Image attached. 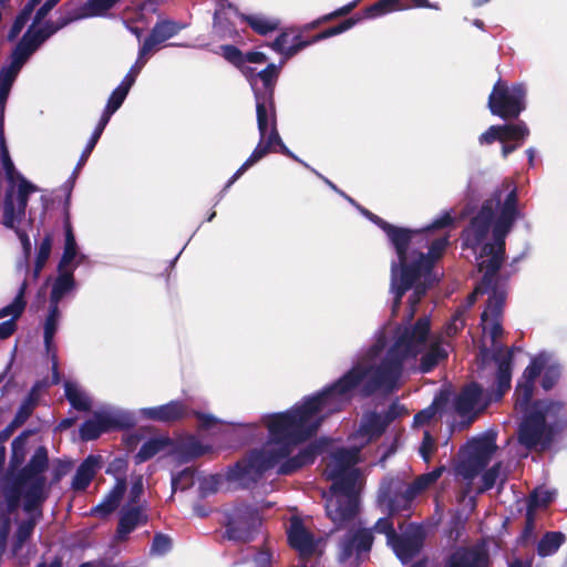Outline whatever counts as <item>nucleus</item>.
Listing matches in <instances>:
<instances>
[{
  "label": "nucleus",
  "mask_w": 567,
  "mask_h": 567,
  "mask_svg": "<svg viewBox=\"0 0 567 567\" xmlns=\"http://www.w3.org/2000/svg\"><path fill=\"white\" fill-rule=\"evenodd\" d=\"M386 429L388 425L382 414L377 412H371L369 415H367L361 425L362 432L370 437L381 436L386 431Z\"/></svg>",
  "instance_id": "4d7b16f0"
},
{
  "label": "nucleus",
  "mask_w": 567,
  "mask_h": 567,
  "mask_svg": "<svg viewBox=\"0 0 567 567\" xmlns=\"http://www.w3.org/2000/svg\"><path fill=\"white\" fill-rule=\"evenodd\" d=\"M386 536L388 544L403 564L413 558L423 546L422 534H386Z\"/></svg>",
  "instance_id": "393cba45"
},
{
  "label": "nucleus",
  "mask_w": 567,
  "mask_h": 567,
  "mask_svg": "<svg viewBox=\"0 0 567 567\" xmlns=\"http://www.w3.org/2000/svg\"><path fill=\"white\" fill-rule=\"evenodd\" d=\"M31 434V431H23L11 442V457H10V467L17 468L25 460V445L27 439Z\"/></svg>",
  "instance_id": "5fc2aeb1"
},
{
  "label": "nucleus",
  "mask_w": 567,
  "mask_h": 567,
  "mask_svg": "<svg viewBox=\"0 0 567 567\" xmlns=\"http://www.w3.org/2000/svg\"><path fill=\"white\" fill-rule=\"evenodd\" d=\"M355 463V454L348 449H339L332 454V462L328 465V476L351 472Z\"/></svg>",
  "instance_id": "37998d69"
},
{
  "label": "nucleus",
  "mask_w": 567,
  "mask_h": 567,
  "mask_svg": "<svg viewBox=\"0 0 567 567\" xmlns=\"http://www.w3.org/2000/svg\"><path fill=\"white\" fill-rule=\"evenodd\" d=\"M25 290L27 281L24 280L12 302L0 309V319L11 316V319H14V322H17L27 307V301L24 299Z\"/></svg>",
  "instance_id": "3c124183"
},
{
  "label": "nucleus",
  "mask_w": 567,
  "mask_h": 567,
  "mask_svg": "<svg viewBox=\"0 0 567 567\" xmlns=\"http://www.w3.org/2000/svg\"><path fill=\"white\" fill-rule=\"evenodd\" d=\"M114 6L107 0H87L80 9L82 18L104 16Z\"/></svg>",
  "instance_id": "052dcab7"
},
{
  "label": "nucleus",
  "mask_w": 567,
  "mask_h": 567,
  "mask_svg": "<svg viewBox=\"0 0 567 567\" xmlns=\"http://www.w3.org/2000/svg\"><path fill=\"white\" fill-rule=\"evenodd\" d=\"M390 290L393 292L392 315L396 316L401 308L403 296L419 280L411 270L401 267L396 261L391 262Z\"/></svg>",
  "instance_id": "aec40b11"
},
{
  "label": "nucleus",
  "mask_w": 567,
  "mask_h": 567,
  "mask_svg": "<svg viewBox=\"0 0 567 567\" xmlns=\"http://www.w3.org/2000/svg\"><path fill=\"white\" fill-rule=\"evenodd\" d=\"M48 385L47 380L37 381L20 404L9 429L21 426L32 415L40 400V391Z\"/></svg>",
  "instance_id": "f704fd0d"
},
{
  "label": "nucleus",
  "mask_w": 567,
  "mask_h": 567,
  "mask_svg": "<svg viewBox=\"0 0 567 567\" xmlns=\"http://www.w3.org/2000/svg\"><path fill=\"white\" fill-rule=\"evenodd\" d=\"M371 544V534H343L339 542V558L342 561L352 557L358 558L370 549Z\"/></svg>",
  "instance_id": "c85d7f7f"
},
{
  "label": "nucleus",
  "mask_w": 567,
  "mask_h": 567,
  "mask_svg": "<svg viewBox=\"0 0 567 567\" xmlns=\"http://www.w3.org/2000/svg\"><path fill=\"white\" fill-rule=\"evenodd\" d=\"M324 445L318 441L309 443L296 455L288 456L277 468L279 475H291L305 466L315 463L316 458L323 452Z\"/></svg>",
  "instance_id": "5701e85b"
},
{
  "label": "nucleus",
  "mask_w": 567,
  "mask_h": 567,
  "mask_svg": "<svg viewBox=\"0 0 567 567\" xmlns=\"http://www.w3.org/2000/svg\"><path fill=\"white\" fill-rule=\"evenodd\" d=\"M491 296L487 299L486 308L481 315V324L483 331L487 330L486 322L491 319H503L504 307L507 298V292L499 286H493L489 288Z\"/></svg>",
  "instance_id": "e433bc0d"
},
{
  "label": "nucleus",
  "mask_w": 567,
  "mask_h": 567,
  "mask_svg": "<svg viewBox=\"0 0 567 567\" xmlns=\"http://www.w3.org/2000/svg\"><path fill=\"white\" fill-rule=\"evenodd\" d=\"M59 317H60L59 306L50 303L49 313H48L45 322H44V332H43L44 346L48 351H50L53 346V338L58 330Z\"/></svg>",
  "instance_id": "6e6d98bb"
},
{
  "label": "nucleus",
  "mask_w": 567,
  "mask_h": 567,
  "mask_svg": "<svg viewBox=\"0 0 567 567\" xmlns=\"http://www.w3.org/2000/svg\"><path fill=\"white\" fill-rule=\"evenodd\" d=\"M505 187L508 194L502 205L501 213H498L493 224V241L484 244L481 249V256L488 258L477 265L478 271L483 272L481 282L485 288L498 286L497 275L505 261V239L520 216L516 185L505 184Z\"/></svg>",
  "instance_id": "7ed1b4c3"
},
{
  "label": "nucleus",
  "mask_w": 567,
  "mask_h": 567,
  "mask_svg": "<svg viewBox=\"0 0 567 567\" xmlns=\"http://www.w3.org/2000/svg\"><path fill=\"white\" fill-rule=\"evenodd\" d=\"M447 358V352L439 343H434L430 349L422 354L420 360L419 370L422 373L431 372L441 360Z\"/></svg>",
  "instance_id": "09e8293b"
},
{
  "label": "nucleus",
  "mask_w": 567,
  "mask_h": 567,
  "mask_svg": "<svg viewBox=\"0 0 567 567\" xmlns=\"http://www.w3.org/2000/svg\"><path fill=\"white\" fill-rule=\"evenodd\" d=\"M361 20H362V17H360V14H354V16H352V17L343 20V21H341L337 25L327 28L323 31L315 34L311 38V42H316L317 43V42L326 40L328 38L341 34V33L350 30L351 28H353Z\"/></svg>",
  "instance_id": "864d4df0"
},
{
  "label": "nucleus",
  "mask_w": 567,
  "mask_h": 567,
  "mask_svg": "<svg viewBox=\"0 0 567 567\" xmlns=\"http://www.w3.org/2000/svg\"><path fill=\"white\" fill-rule=\"evenodd\" d=\"M542 402H530L518 426V442L527 450L545 451L550 447L555 434L540 412Z\"/></svg>",
  "instance_id": "9b49d317"
},
{
  "label": "nucleus",
  "mask_w": 567,
  "mask_h": 567,
  "mask_svg": "<svg viewBox=\"0 0 567 567\" xmlns=\"http://www.w3.org/2000/svg\"><path fill=\"white\" fill-rule=\"evenodd\" d=\"M44 472H39L34 477L30 480L28 486L24 491V503L23 509L27 513H33L35 511H40L42 503L47 498L45 494V484L47 478L43 475Z\"/></svg>",
  "instance_id": "7c9ffc66"
},
{
  "label": "nucleus",
  "mask_w": 567,
  "mask_h": 567,
  "mask_svg": "<svg viewBox=\"0 0 567 567\" xmlns=\"http://www.w3.org/2000/svg\"><path fill=\"white\" fill-rule=\"evenodd\" d=\"M444 403H445V400L435 399L430 406L419 411L414 415V417H413L414 424L416 426H423V425L429 424L434 419V416L439 413V411L442 409Z\"/></svg>",
  "instance_id": "680f3d73"
},
{
  "label": "nucleus",
  "mask_w": 567,
  "mask_h": 567,
  "mask_svg": "<svg viewBox=\"0 0 567 567\" xmlns=\"http://www.w3.org/2000/svg\"><path fill=\"white\" fill-rule=\"evenodd\" d=\"M420 280L421 279H419L411 288L413 289V292L410 295L408 299L410 318H412L416 312L419 303L421 302L422 298L426 295L429 289V285L425 281Z\"/></svg>",
  "instance_id": "69168bd1"
},
{
  "label": "nucleus",
  "mask_w": 567,
  "mask_h": 567,
  "mask_svg": "<svg viewBox=\"0 0 567 567\" xmlns=\"http://www.w3.org/2000/svg\"><path fill=\"white\" fill-rule=\"evenodd\" d=\"M171 445H173V440L169 436L152 437L143 443L135 454V463H144Z\"/></svg>",
  "instance_id": "79ce46f5"
},
{
  "label": "nucleus",
  "mask_w": 567,
  "mask_h": 567,
  "mask_svg": "<svg viewBox=\"0 0 567 567\" xmlns=\"http://www.w3.org/2000/svg\"><path fill=\"white\" fill-rule=\"evenodd\" d=\"M364 375V370L360 367L350 369L320 392L305 398L301 404L285 412L266 415L264 423L270 442H285L297 446L311 439L324 417L342 411L351 402L353 389Z\"/></svg>",
  "instance_id": "f257e3e1"
},
{
  "label": "nucleus",
  "mask_w": 567,
  "mask_h": 567,
  "mask_svg": "<svg viewBox=\"0 0 567 567\" xmlns=\"http://www.w3.org/2000/svg\"><path fill=\"white\" fill-rule=\"evenodd\" d=\"M4 110L0 111V159L2 162L3 169L6 172L7 179L10 183L14 182V178L20 175L14 167V164L10 157L9 150L4 137Z\"/></svg>",
  "instance_id": "a18cd8bd"
},
{
  "label": "nucleus",
  "mask_w": 567,
  "mask_h": 567,
  "mask_svg": "<svg viewBox=\"0 0 567 567\" xmlns=\"http://www.w3.org/2000/svg\"><path fill=\"white\" fill-rule=\"evenodd\" d=\"M361 212L386 234L390 243L394 247V250L402 251V246L406 240L408 228L394 226L365 208H361Z\"/></svg>",
  "instance_id": "4c0bfd02"
},
{
  "label": "nucleus",
  "mask_w": 567,
  "mask_h": 567,
  "mask_svg": "<svg viewBox=\"0 0 567 567\" xmlns=\"http://www.w3.org/2000/svg\"><path fill=\"white\" fill-rule=\"evenodd\" d=\"M71 190L65 196L63 203V227H64V248L62 257L59 261L60 268L69 267L78 256V244L75 240V236L73 233L72 224H71Z\"/></svg>",
  "instance_id": "bb28decb"
},
{
  "label": "nucleus",
  "mask_w": 567,
  "mask_h": 567,
  "mask_svg": "<svg viewBox=\"0 0 567 567\" xmlns=\"http://www.w3.org/2000/svg\"><path fill=\"white\" fill-rule=\"evenodd\" d=\"M18 179L17 192H14L13 187L8 188L3 200L2 223L10 229L16 228V224L24 218L29 196L38 190V187L27 181L22 175H18Z\"/></svg>",
  "instance_id": "4468645a"
},
{
  "label": "nucleus",
  "mask_w": 567,
  "mask_h": 567,
  "mask_svg": "<svg viewBox=\"0 0 567 567\" xmlns=\"http://www.w3.org/2000/svg\"><path fill=\"white\" fill-rule=\"evenodd\" d=\"M505 184L515 185L512 181H504L496 188L491 198L484 200L478 213L470 220L468 226L462 231L463 247L475 249L486 238L491 225L495 218V209L501 210L508 190Z\"/></svg>",
  "instance_id": "9d476101"
},
{
  "label": "nucleus",
  "mask_w": 567,
  "mask_h": 567,
  "mask_svg": "<svg viewBox=\"0 0 567 567\" xmlns=\"http://www.w3.org/2000/svg\"><path fill=\"white\" fill-rule=\"evenodd\" d=\"M48 467V450L44 445H40L31 456L30 461L16 474H12L9 477V483L4 489L9 511H13L18 506L21 496L24 495V491L30 480L34 477L35 474H39V472H45Z\"/></svg>",
  "instance_id": "f8f14e48"
},
{
  "label": "nucleus",
  "mask_w": 567,
  "mask_h": 567,
  "mask_svg": "<svg viewBox=\"0 0 567 567\" xmlns=\"http://www.w3.org/2000/svg\"><path fill=\"white\" fill-rule=\"evenodd\" d=\"M544 363L534 359L524 370L522 381H519L515 389V404L516 411H526L532 402L535 389V381L540 375Z\"/></svg>",
  "instance_id": "f3484780"
},
{
  "label": "nucleus",
  "mask_w": 567,
  "mask_h": 567,
  "mask_svg": "<svg viewBox=\"0 0 567 567\" xmlns=\"http://www.w3.org/2000/svg\"><path fill=\"white\" fill-rule=\"evenodd\" d=\"M493 360L497 364L495 378L496 389L492 392L489 399L499 401L511 389L513 350L505 349L504 347L496 348L493 353Z\"/></svg>",
  "instance_id": "6ab92c4d"
},
{
  "label": "nucleus",
  "mask_w": 567,
  "mask_h": 567,
  "mask_svg": "<svg viewBox=\"0 0 567 567\" xmlns=\"http://www.w3.org/2000/svg\"><path fill=\"white\" fill-rule=\"evenodd\" d=\"M58 31V28L55 27V24H53V20L44 21L43 24L39 28H37V25H33L32 22L27 30V32L39 47H41L48 39H50Z\"/></svg>",
  "instance_id": "bf43d9fd"
},
{
  "label": "nucleus",
  "mask_w": 567,
  "mask_h": 567,
  "mask_svg": "<svg viewBox=\"0 0 567 567\" xmlns=\"http://www.w3.org/2000/svg\"><path fill=\"white\" fill-rule=\"evenodd\" d=\"M195 470L193 467H186L172 476V489L186 491L194 485Z\"/></svg>",
  "instance_id": "e2e57ef3"
},
{
  "label": "nucleus",
  "mask_w": 567,
  "mask_h": 567,
  "mask_svg": "<svg viewBox=\"0 0 567 567\" xmlns=\"http://www.w3.org/2000/svg\"><path fill=\"white\" fill-rule=\"evenodd\" d=\"M496 433L486 432L483 436L472 439L461 451L460 461L454 467L456 476L465 481L468 488L473 480L487 466L497 450Z\"/></svg>",
  "instance_id": "423d86ee"
},
{
  "label": "nucleus",
  "mask_w": 567,
  "mask_h": 567,
  "mask_svg": "<svg viewBox=\"0 0 567 567\" xmlns=\"http://www.w3.org/2000/svg\"><path fill=\"white\" fill-rule=\"evenodd\" d=\"M127 488V483L125 477H117L114 486L111 491L103 497V499L92 508V514L100 517L105 518L115 512L121 501L124 497V494Z\"/></svg>",
  "instance_id": "c756f323"
},
{
  "label": "nucleus",
  "mask_w": 567,
  "mask_h": 567,
  "mask_svg": "<svg viewBox=\"0 0 567 567\" xmlns=\"http://www.w3.org/2000/svg\"><path fill=\"white\" fill-rule=\"evenodd\" d=\"M95 419L99 422L102 433H106L113 430H124L133 426V422L130 417L124 415H113L109 413H96Z\"/></svg>",
  "instance_id": "de8ad7c7"
},
{
  "label": "nucleus",
  "mask_w": 567,
  "mask_h": 567,
  "mask_svg": "<svg viewBox=\"0 0 567 567\" xmlns=\"http://www.w3.org/2000/svg\"><path fill=\"white\" fill-rule=\"evenodd\" d=\"M419 230L408 228L406 240L402 246V251L395 250L398 256V264L412 271L419 279L426 278L431 275L435 262L443 256L449 240L447 237H440L434 239L429 246L427 254L411 249L413 237L417 235Z\"/></svg>",
  "instance_id": "0eeeda50"
},
{
  "label": "nucleus",
  "mask_w": 567,
  "mask_h": 567,
  "mask_svg": "<svg viewBox=\"0 0 567 567\" xmlns=\"http://www.w3.org/2000/svg\"><path fill=\"white\" fill-rule=\"evenodd\" d=\"M530 132L527 124L518 120L514 123H506L502 125H492L480 136L481 144H493L498 141L505 142H523L529 136Z\"/></svg>",
  "instance_id": "dca6fc26"
},
{
  "label": "nucleus",
  "mask_w": 567,
  "mask_h": 567,
  "mask_svg": "<svg viewBox=\"0 0 567 567\" xmlns=\"http://www.w3.org/2000/svg\"><path fill=\"white\" fill-rule=\"evenodd\" d=\"M64 395L73 409L81 412L90 411L91 402L89 398L70 381L64 383Z\"/></svg>",
  "instance_id": "603ef678"
},
{
  "label": "nucleus",
  "mask_w": 567,
  "mask_h": 567,
  "mask_svg": "<svg viewBox=\"0 0 567 567\" xmlns=\"http://www.w3.org/2000/svg\"><path fill=\"white\" fill-rule=\"evenodd\" d=\"M182 25L172 20L157 21L140 47V60L151 54L158 45L176 35Z\"/></svg>",
  "instance_id": "4be33fe9"
},
{
  "label": "nucleus",
  "mask_w": 567,
  "mask_h": 567,
  "mask_svg": "<svg viewBox=\"0 0 567 567\" xmlns=\"http://www.w3.org/2000/svg\"><path fill=\"white\" fill-rule=\"evenodd\" d=\"M472 487L467 485L457 493V506L450 511V520L447 532H463L465 525L476 507V498L471 495Z\"/></svg>",
  "instance_id": "412c9836"
},
{
  "label": "nucleus",
  "mask_w": 567,
  "mask_h": 567,
  "mask_svg": "<svg viewBox=\"0 0 567 567\" xmlns=\"http://www.w3.org/2000/svg\"><path fill=\"white\" fill-rule=\"evenodd\" d=\"M176 451L186 460L197 458L210 451V446L203 445L195 436H188L179 443Z\"/></svg>",
  "instance_id": "8fccbe9b"
},
{
  "label": "nucleus",
  "mask_w": 567,
  "mask_h": 567,
  "mask_svg": "<svg viewBox=\"0 0 567 567\" xmlns=\"http://www.w3.org/2000/svg\"><path fill=\"white\" fill-rule=\"evenodd\" d=\"M269 128V121L267 120V125L265 132L261 133L259 131L260 141L250 154V156L243 163V165L235 172V174L228 179L223 192L227 190L248 168H250L254 164L259 162L266 155H268L274 150L265 142L267 131Z\"/></svg>",
  "instance_id": "58836bf2"
},
{
  "label": "nucleus",
  "mask_w": 567,
  "mask_h": 567,
  "mask_svg": "<svg viewBox=\"0 0 567 567\" xmlns=\"http://www.w3.org/2000/svg\"><path fill=\"white\" fill-rule=\"evenodd\" d=\"M526 95L525 84L509 85L498 79L488 95L487 106L493 115L504 121H514L526 110Z\"/></svg>",
  "instance_id": "6e6552de"
},
{
  "label": "nucleus",
  "mask_w": 567,
  "mask_h": 567,
  "mask_svg": "<svg viewBox=\"0 0 567 567\" xmlns=\"http://www.w3.org/2000/svg\"><path fill=\"white\" fill-rule=\"evenodd\" d=\"M487 553L484 544L457 550L451 558L449 567H485Z\"/></svg>",
  "instance_id": "473e14b6"
},
{
  "label": "nucleus",
  "mask_w": 567,
  "mask_h": 567,
  "mask_svg": "<svg viewBox=\"0 0 567 567\" xmlns=\"http://www.w3.org/2000/svg\"><path fill=\"white\" fill-rule=\"evenodd\" d=\"M483 394L482 386L476 382L466 384L454 400V408L458 415H468L480 403Z\"/></svg>",
  "instance_id": "c9c22d12"
},
{
  "label": "nucleus",
  "mask_w": 567,
  "mask_h": 567,
  "mask_svg": "<svg viewBox=\"0 0 567 567\" xmlns=\"http://www.w3.org/2000/svg\"><path fill=\"white\" fill-rule=\"evenodd\" d=\"M239 18L259 35H267L279 28V21L275 19L245 13H239Z\"/></svg>",
  "instance_id": "49530a36"
},
{
  "label": "nucleus",
  "mask_w": 567,
  "mask_h": 567,
  "mask_svg": "<svg viewBox=\"0 0 567 567\" xmlns=\"http://www.w3.org/2000/svg\"><path fill=\"white\" fill-rule=\"evenodd\" d=\"M226 532H257L262 525L258 507L238 503L224 511Z\"/></svg>",
  "instance_id": "2eb2a0df"
},
{
  "label": "nucleus",
  "mask_w": 567,
  "mask_h": 567,
  "mask_svg": "<svg viewBox=\"0 0 567 567\" xmlns=\"http://www.w3.org/2000/svg\"><path fill=\"white\" fill-rule=\"evenodd\" d=\"M542 402L540 412L555 435L567 429V403L559 400H535Z\"/></svg>",
  "instance_id": "cd10ccee"
},
{
  "label": "nucleus",
  "mask_w": 567,
  "mask_h": 567,
  "mask_svg": "<svg viewBox=\"0 0 567 567\" xmlns=\"http://www.w3.org/2000/svg\"><path fill=\"white\" fill-rule=\"evenodd\" d=\"M324 445L318 441L309 443L296 455L288 456L277 468L279 475H291L305 466L315 463L316 458L323 452Z\"/></svg>",
  "instance_id": "b1692460"
},
{
  "label": "nucleus",
  "mask_w": 567,
  "mask_h": 567,
  "mask_svg": "<svg viewBox=\"0 0 567 567\" xmlns=\"http://www.w3.org/2000/svg\"><path fill=\"white\" fill-rule=\"evenodd\" d=\"M279 72V68L270 63L256 74V78L261 81L262 87L259 89L252 85L256 100L257 125L258 131H261V133L265 132L267 125L268 109L275 107V87Z\"/></svg>",
  "instance_id": "ddd939ff"
},
{
  "label": "nucleus",
  "mask_w": 567,
  "mask_h": 567,
  "mask_svg": "<svg viewBox=\"0 0 567 567\" xmlns=\"http://www.w3.org/2000/svg\"><path fill=\"white\" fill-rule=\"evenodd\" d=\"M288 543L301 558L320 555L324 546L323 538L315 534H289Z\"/></svg>",
  "instance_id": "72a5a7b5"
},
{
  "label": "nucleus",
  "mask_w": 567,
  "mask_h": 567,
  "mask_svg": "<svg viewBox=\"0 0 567 567\" xmlns=\"http://www.w3.org/2000/svg\"><path fill=\"white\" fill-rule=\"evenodd\" d=\"M147 504L125 503L120 509L118 524L115 532H133L148 523Z\"/></svg>",
  "instance_id": "a878e982"
},
{
  "label": "nucleus",
  "mask_w": 567,
  "mask_h": 567,
  "mask_svg": "<svg viewBox=\"0 0 567 567\" xmlns=\"http://www.w3.org/2000/svg\"><path fill=\"white\" fill-rule=\"evenodd\" d=\"M75 287V280L73 275V269L65 267L60 268L58 265V277L55 278L51 295H50V303L59 306L61 299L73 290Z\"/></svg>",
  "instance_id": "ea45409f"
},
{
  "label": "nucleus",
  "mask_w": 567,
  "mask_h": 567,
  "mask_svg": "<svg viewBox=\"0 0 567 567\" xmlns=\"http://www.w3.org/2000/svg\"><path fill=\"white\" fill-rule=\"evenodd\" d=\"M52 241H53L52 235L50 233L45 234V236L43 237V239L38 248V251H37L35 262H34V267H33V277L34 278H38L40 276L42 269L44 268V266L50 257L51 249H52Z\"/></svg>",
  "instance_id": "13d9d810"
},
{
  "label": "nucleus",
  "mask_w": 567,
  "mask_h": 567,
  "mask_svg": "<svg viewBox=\"0 0 567 567\" xmlns=\"http://www.w3.org/2000/svg\"><path fill=\"white\" fill-rule=\"evenodd\" d=\"M219 49L223 58L236 68H241L245 64V54L236 45L224 44Z\"/></svg>",
  "instance_id": "774afa93"
},
{
  "label": "nucleus",
  "mask_w": 567,
  "mask_h": 567,
  "mask_svg": "<svg viewBox=\"0 0 567 567\" xmlns=\"http://www.w3.org/2000/svg\"><path fill=\"white\" fill-rule=\"evenodd\" d=\"M99 456L89 455L78 467L72 480L74 491H85L95 476Z\"/></svg>",
  "instance_id": "a19ab883"
},
{
  "label": "nucleus",
  "mask_w": 567,
  "mask_h": 567,
  "mask_svg": "<svg viewBox=\"0 0 567 567\" xmlns=\"http://www.w3.org/2000/svg\"><path fill=\"white\" fill-rule=\"evenodd\" d=\"M444 470V466L435 467L411 482L401 474L385 475L381 478L377 491L378 507L389 516L411 511L415 498L435 484Z\"/></svg>",
  "instance_id": "20e7f679"
},
{
  "label": "nucleus",
  "mask_w": 567,
  "mask_h": 567,
  "mask_svg": "<svg viewBox=\"0 0 567 567\" xmlns=\"http://www.w3.org/2000/svg\"><path fill=\"white\" fill-rule=\"evenodd\" d=\"M272 445L250 454L248 461H239L229 467L227 477L233 481H239L247 477L251 471L262 474L269 470L280 466L295 447V445L285 442H271Z\"/></svg>",
  "instance_id": "1a4fd4ad"
},
{
  "label": "nucleus",
  "mask_w": 567,
  "mask_h": 567,
  "mask_svg": "<svg viewBox=\"0 0 567 567\" xmlns=\"http://www.w3.org/2000/svg\"><path fill=\"white\" fill-rule=\"evenodd\" d=\"M106 125V122H103L101 118L99 120V123L96 124L90 140L87 141L84 150L80 155V164H85L87 162Z\"/></svg>",
  "instance_id": "338daca9"
},
{
  "label": "nucleus",
  "mask_w": 567,
  "mask_h": 567,
  "mask_svg": "<svg viewBox=\"0 0 567 567\" xmlns=\"http://www.w3.org/2000/svg\"><path fill=\"white\" fill-rule=\"evenodd\" d=\"M141 416L154 422L173 424L189 416V406L182 400H172L165 404L142 409Z\"/></svg>",
  "instance_id": "a211bd4d"
},
{
  "label": "nucleus",
  "mask_w": 567,
  "mask_h": 567,
  "mask_svg": "<svg viewBox=\"0 0 567 567\" xmlns=\"http://www.w3.org/2000/svg\"><path fill=\"white\" fill-rule=\"evenodd\" d=\"M130 92V81H122L120 85L111 93L106 106L101 115L103 122L109 123L111 116L122 106Z\"/></svg>",
  "instance_id": "c03bdc74"
},
{
  "label": "nucleus",
  "mask_w": 567,
  "mask_h": 567,
  "mask_svg": "<svg viewBox=\"0 0 567 567\" xmlns=\"http://www.w3.org/2000/svg\"><path fill=\"white\" fill-rule=\"evenodd\" d=\"M359 468L328 476V480L332 482L331 489L336 495L326 504L327 515L336 525L330 532L341 529L355 519L359 509Z\"/></svg>",
  "instance_id": "39448f33"
},
{
  "label": "nucleus",
  "mask_w": 567,
  "mask_h": 567,
  "mask_svg": "<svg viewBox=\"0 0 567 567\" xmlns=\"http://www.w3.org/2000/svg\"><path fill=\"white\" fill-rule=\"evenodd\" d=\"M431 330L430 319L419 318L416 322L405 328L389 348L384 359L370 374L371 368L363 364H355L351 369L362 368L364 378L353 389L352 398L358 394L362 399L372 396L379 390L392 392L398 388V382L403 372V364L408 359H415L425 348Z\"/></svg>",
  "instance_id": "f03ea898"
},
{
  "label": "nucleus",
  "mask_w": 567,
  "mask_h": 567,
  "mask_svg": "<svg viewBox=\"0 0 567 567\" xmlns=\"http://www.w3.org/2000/svg\"><path fill=\"white\" fill-rule=\"evenodd\" d=\"M564 542L563 534H545L538 543V554L547 556L555 553Z\"/></svg>",
  "instance_id": "0e129e2a"
},
{
  "label": "nucleus",
  "mask_w": 567,
  "mask_h": 567,
  "mask_svg": "<svg viewBox=\"0 0 567 567\" xmlns=\"http://www.w3.org/2000/svg\"><path fill=\"white\" fill-rule=\"evenodd\" d=\"M553 501L554 493L548 489L536 488L530 493L527 499L526 519L523 532L535 530V515L537 509L547 508L553 503Z\"/></svg>",
  "instance_id": "2f4dec72"
}]
</instances>
